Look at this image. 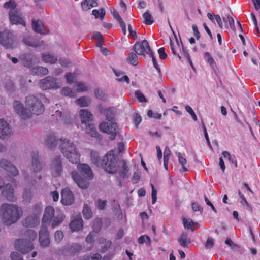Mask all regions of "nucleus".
<instances>
[{
	"label": "nucleus",
	"mask_w": 260,
	"mask_h": 260,
	"mask_svg": "<svg viewBox=\"0 0 260 260\" xmlns=\"http://www.w3.org/2000/svg\"><path fill=\"white\" fill-rule=\"evenodd\" d=\"M151 186L152 188V203L154 204L156 201L157 191L152 184H151Z\"/></svg>",
	"instance_id": "864d4df0"
},
{
	"label": "nucleus",
	"mask_w": 260,
	"mask_h": 260,
	"mask_svg": "<svg viewBox=\"0 0 260 260\" xmlns=\"http://www.w3.org/2000/svg\"><path fill=\"white\" fill-rule=\"evenodd\" d=\"M100 244H103V246L101 247V252H105L108 250L111 245L112 242L110 240H107L104 238H100L99 240Z\"/></svg>",
	"instance_id": "cd10ccee"
},
{
	"label": "nucleus",
	"mask_w": 260,
	"mask_h": 260,
	"mask_svg": "<svg viewBox=\"0 0 260 260\" xmlns=\"http://www.w3.org/2000/svg\"><path fill=\"white\" fill-rule=\"evenodd\" d=\"M76 103L80 107H87L90 103V99L86 96H82L77 99L76 100Z\"/></svg>",
	"instance_id": "c85d7f7f"
},
{
	"label": "nucleus",
	"mask_w": 260,
	"mask_h": 260,
	"mask_svg": "<svg viewBox=\"0 0 260 260\" xmlns=\"http://www.w3.org/2000/svg\"><path fill=\"white\" fill-rule=\"evenodd\" d=\"M143 17L144 19L143 22L145 24L150 25L153 23L152 16L148 12H145L143 15Z\"/></svg>",
	"instance_id": "58836bf2"
},
{
	"label": "nucleus",
	"mask_w": 260,
	"mask_h": 260,
	"mask_svg": "<svg viewBox=\"0 0 260 260\" xmlns=\"http://www.w3.org/2000/svg\"><path fill=\"white\" fill-rule=\"evenodd\" d=\"M177 156L178 158V161L179 163L182 165L181 171L184 172L188 171V169L184 166L186 163V159L182 156L181 153L180 152L177 153Z\"/></svg>",
	"instance_id": "72a5a7b5"
},
{
	"label": "nucleus",
	"mask_w": 260,
	"mask_h": 260,
	"mask_svg": "<svg viewBox=\"0 0 260 260\" xmlns=\"http://www.w3.org/2000/svg\"><path fill=\"white\" fill-rule=\"evenodd\" d=\"M127 61L133 66H137L138 64V59L137 54L134 52L130 53L127 58Z\"/></svg>",
	"instance_id": "473e14b6"
},
{
	"label": "nucleus",
	"mask_w": 260,
	"mask_h": 260,
	"mask_svg": "<svg viewBox=\"0 0 260 260\" xmlns=\"http://www.w3.org/2000/svg\"><path fill=\"white\" fill-rule=\"evenodd\" d=\"M42 58L44 62L51 64L55 63L57 60L55 57L49 53L43 54Z\"/></svg>",
	"instance_id": "c756f323"
},
{
	"label": "nucleus",
	"mask_w": 260,
	"mask_h": 260,
	"mask_svg": "<svg viewBox=\"0 0 260 260\" xmlns=\"http://www.w3.org/2000/svg\"><path fill=\"white\" fill-rule=\"evenodd\" d=\"M61 93L62 95L69 97H75L76 96V92L67 87L62 88Z\"/></svg>",
	"instance_id": "f704fd0d"
},
{
	"label": "nucleus",
	"mask_w": 260,
	"mask_h": 260,
	"mask_svg": "<svg viewBox=\"0 0 260 260\" xmlns=\"http://www.w3.org/2000/svg\"><path fill=\"white\" fill-rule=\"evenodd\" d=\"M85 132L92 137H97L98 135L95 127L92 124H89L86 127Z\"/></svg>",
	"instance_id": "7c9ffc66"
},
{
	"label": "nucleus",
	"mask_w": 260,
	"mask_h": 260,
	"mask_svg": "<svg viewBox=\"0 0 260 260\" xmlns=\"http://www.w3.org/2000/svg\"><path fill=\"white\" fill-rule=\"evenodd\" d=\"M61 202L65 205H70L74 202V194L69 188H66L62 190Z\"/></svg>",
	"instance_id": "2eb2a0df"
},
{
	"label": "nucleus",
	"mask_w": 260,
	"mask_h": 260,
	"mask_svg": "<svg viewBox=\"0 0 260 260\" xmlns=\"http://www.w3.org/2000/svg\"><path fill=\"white\" fill-rule=\"evenodd\" d=\"M73 219L70 222V226L72 231H79L83 227V222L80 214L73 217Z\"/></svg>",
	"instance_id": "a211bd4d"
},
{
	"label": "nucleus",
	"mask_w": 260,
	"mask_h": 260,
	"mask_svg": "<svg viewBox=\"0 0 260 260\" xmlns=\"http://www.w3.org/2000/svg\"><path fill=\"white\" fill-rule=\"evenodd\" d=\"M170 48L171 50L172 54L174 55L178 56L179 59L181 60V57L178 53V52L180 50V47L177 39H176L175 42L170 40Z\"/></svg>",
	"instance_id": "b1692460"
},
{
	"label": "nucleus",
	"mask_w": 260,
	"mask_h": 260,
	"mask_svg": "<svg viewBox=\"0 0 260 260\" xmlns=\"http://www.w3.org/2000/svg\"><path fill=\"white\" fill-rule=\"evenodd\" d=\"M133 49L139 55L145 56L146 54H147L149 56H152L153 52L150 49L148 42L146 40L141 42H136L133 46Z\"/></svg>",
	"instance_id": "1a4fd4ad"
},
{
	"label": "nucleus",
	"mask_w": 260,
	"mask_h": 260,
	"mask_svg": "<svg viewBox=\"0 0 260 260\" xmlns=\"http://www.w3.org/2000/svg\"><path fill=\"white\" fill-rule=\"evenodd\" d=\"M192 28L193 31V35L194 37L196 38L197 40H199L200 38V35L197 25L196 24L192 25Z\"/></svg>",
	"instance_id": "13d9d810"
},
{
	"label": "nucleus",
	"mask_w": 260,
	"mask_h": 260,
	"mask_svg": "<svg viewBox=\"0 0 260 260\" xmlns=\"http://www.w3.org/2000/svg\"><path fill=\"white\" fill-rule=\"evenodd\" d=\"M82 212L85 219H88L92 217L91 211L89 207L86 204H84Z\"/></svg>",
	"instance_id": "4c0bfd02"
},
{
	"label": "nucleus",
	"mask_w": 260,
	"mask_h": 260,
	"mask_svg": "<svg viewBox=\"0 0 260 260\" xmlns=\"http://www.w3.org/2000/svg\"><path fill=\"white\" fill-rule=\"evenodd\" d=\"M182 222L185 229L191 230L192 231H193L192 227L195 224V223L193 222L191 220H187L186 218L184 217L182 219Z\"/></svg>",
	"instance_id": "ea45409f"
},
{
	"label": "nucleus",
	"mask_w": 260,
	"mask_h": 260,
	"mask_svg": "<svg viewBox=\"0 0 260 260\" xmlns=\"http://www.w3.org/2000/svg\"><path fill=\"white\" fill-rule=\"evenodd\" d=\"M64 218V215L60 212L55 215V210L53 207L48 206L46 207L42 218V225L39 232V240L42 247H47L50 243L47 225L51 222V226L54 228L61 223Z\"/></svg>",
	"instance_id": "f257e3e1"
},
{
	"label": "nucleus",
	"mask_w": 260,
	"mask_h": 260,
	"mask_svg": "<svg viewBox=\"0 0 260 260\" xmlns=\"http://www.w3.org/2000/svg\"><path fill=\"white\" fill-rule=\"evenodd\" d=\"M28 239H17L15 242V249L23 254H26L34 248L32 241L37 238V234L31 230H27L25 233Z\"/></svg>",
	"instance_id": "0eeeda50"
},
{
	"label": "nucleus",
	"mask_w": 260,
	"mask_h": 260,
	"mask_svg": "<svg viewBox=\"0 0 260 260\" xmlns=\"http://www.w3.org/2000/svg\"><path fill=\"white\" fill-rule=\"evenodd\" d=\"M92 13L95 16V18H98L100 17L102 20L104 19L105 15V12L103 9H101L100 11L96 9L93 10Z\"/></svg>",
	"instance_id": "37998d69"
},
{
	"label": "nucleus",
	"mask_w": 260,
	"mask_h": 260,
	"mask_svg": "<svg viewBox=\"0 0 260 260\" xmlns=\"http://www.w3.org/2000/svg\"><path fill=\"white\" fill-rule=\"evenodd\" d=\"M135 95L141 102H146L147 101L144 94L139 90L135 91Z\"/></svg>",
	"instance_id": "3c124183"
},
{
	"label": "nucleus",
	"mask_w": 260,
	"mask_h": 260,
	"mask_svg": "<svg viewBox=\"0 0 260 260\" xmlns=\"http://www.w3.org/2000/svg\"><path fill=\"white\" fill-rule=\"evenodd\" d=\"M32 197V192L29 189L25 188L23 193V198L25 202H30Z\"/></svg>",
	"instance_id": "79ce46f5"
},
{
	"label": "nucleus",
	"mask_w": 260,
	"mask_h": 260,
	"mask_svg": "<svg viewBox=\"0 0 260 260\" xmlns=\"http://www.w3.org/2000/svg\"><path fill=\"white\" fill-rule=\"evenodd\" d=\"M102 220L100 218L95 219L93 222V229L96 232H99L101 228Z\"/></svg>",
	"instance_id": "a18cd8bd"
},
{
	"label": "nucleus",
	"mask_w": 260,
	"mask_h": 260,
	"mask_svg": "<svg viewBox=\"0 0 260 260\" xmlns=\"http://www.w3.org/2000/svg\"><path fill=\"white\" fill-rule=\"evenodd\" d=\"M86 241L87 243H91V246H93V234L92 232H90L86 237Z\"/></svg>",
	"instance_id": "0e129e2a"
},
{
	"label": "nucleus",
	"mask_w": 260,
	"mask_h": 260,
	"mask_svg": "<svg viewBox=\"0 0 260 260\" xmlns=\"http://www.w3.org/2000/svg\"><path fill=\"white\" fill-rule=\"evenodd\" d=\"M59 148L63 155L72 163L77 164L80 161V155L77 152L75 145L65 139L60 140Z\"/></svg>",
	"instance_id": "6e6552de"
},
{
	"label": "nucleus",
	"mask_w": 260,
	"mask_h": 260,
	"mask_svg": "<svg viewBox=\"0 0 260 260\" xmlns=\"http://www.w3.org/2000/svg\"><path fill=\"white\" fill-rule=\"evenodd\" d=\"M39 223V218L36 214L33 216H28L22 221V224L25 227H34Z\"/></svg>",
	"instance_id": "6ab92c4d"
},
{
	"label": "nucleus",
	"mask_w": 260,
	"mask_h": 260,
	"mask_svg": "<svg viewBox=\"0 0 260 260\" xmlns=\"http://www.w3.org/2000/svg\"><path fill=\"white\" fill-rule=\"evenodd\" d=\"M32 27L34 31L37 33L41 34H45V31L42 28L40 24L39 23V21L33 20L32 21Z\"/></svg>",
	"instance_id": "2f4dec72"
},
{
	"label": "nucleus",
	"mask_w": 260,
	"mask_h": 260,
	"mask_svg": "<svg viewBox=\"0 0 260 260\" xmlns=\"http://www.w3.org/2000/svg\"><path fill=\"white\" fill-rule=\"evenodd\" d=\"M82 249V246L79 244H73L70 248L69 251L72 254H75L79 252Z\"/></svg>",
	"instance_id": "a19ab883"
},
{
	"label": "nucleus",
	"mask_w": 260,
	"mask_h": 260,
	"mask_svg": "<svg viewBox=\"0 0 260 260\" xmlns=\"http://www.w3.org/2000/svg\"><path fill=\"white\" fill-rule=\"evenodd\" d=\"M80 118L82 123H86L92 119V114L86 109H81L79 112Z\"/></svg>",
	"instance_id": "4be33fe9"
},
{
	"label": "nucleus",
	"mask_w": 260,
	"mask_h": 260,
	"mask_svg": "<svg viewBox=\"0 0 260 260\" xmlns=\"http://www.w3.org/2000/svg\"><path fill=\"white\" fill-rule=\"evenodd\" d=\"M26 108L18 101H14V108L16 112L23 119L30 117L32 114L39 115L44 111L43 103L36 96L29 95L26 98Z\"/></svg>",
	"instance_id": "f03ea898"
},
{
	"label": "nucleus",
	"mask_w": 260,
	"mask_h": 260,
	"mask_svg": "<svg viewBox=\"0 0 260 260\" xmlns=\"http://www.w3.org/2000/svg\"><path fill=\"white\" fill-rule=\"evenodd\" d=\"M40 86L41 89L47 90L58 88L56 80L52 77L48 76L40 80Z\"/></svg>",
	"instance_id": "ddd939ff"
},
{
	"label": "nucleus",
	"mask_w": 260,
	"mask_h": 260,
	"mask_svg": "<svg viewBox=\"0 0 260 260\" xmlns=\"http://www.w3.org/2000/svg\"><path fill=\"white\" fill-rule=\"evenodd\" d=\"M112 10H112V9H111V12L113 14V17L117 21V22L120 23V22L123 21L121 16L119 15V13L114 8H112Z\"/></svg>",
	"instance_id": "6e6d98bb"
},
{
	"label": "nucleus",
	"mask_w": 260,
	"mask_h": 260,
	"mask_svg": "<svg viewBox=\"0 0 260 260\" xmlns=\"http://www.w3.org/2000/svg\"><path fill=\"white\" fill-rule=\"evenodd\" d=\"M138 242L140 244H143L144 243H151V239L148 235H142L140 236L138 239Z\"/></svg>",
	"instance_id": "c03bdc74"
},
{
	"label": "nucleus",
	"mask_w": 260,
	"mask_h": 260,
	"mask_svg": "<svg viewBox=\"0 0 260 260\" xmlns=\"http://www.w3.org/2000/svg\"><path fill=\"white\" fill-rule=\"evenodd\" d=\"M4 222L10 225L16 222L22 216V210L13 204H4L2 206Z\"/></svg>",
	"instance_id": "423d86ee"
},
{
	"label": "nucleus",
	"mask_w": 260,
	"mask_h": 260,
	"mask_svg": "<svg viewBox=\"0 0 260 260\" xmlns=\"http://www.w3.org/2000/svg\"><path fill=\"white\" fill-rule=\"evenodd\" d=\"M103 113L109 122L101 123L99 126V129L103 133L108 134L110 140H114L119 133V129L117 123L111 121L114 118L113 110L111 108H107L104 110Z\"/></svg>",
	"instance_id": "39448f33"
},
{
	"label": "nucleus",
	"mask_w": 260,
	"mask_h": 260,
	"mask_svg": "<svg viewBox=\"0 0 260 260\" xmlns=\"http://www.w3.org/2000/svg\"><path fill=\"white\" fill-rule=\"evenodd\" d=\"M106 205V201L105 200H99L98 201V208L99 210H103Z\"/></svg>",
	"instance_id": "e2e57ef3"
},
{
	"label": "nucleus",
	"mask_w": 260,
	"mask_h": 260,
	"mask_svg": "<svg viewBox=\"0 0 260 260\" xmlns=\"http://www.w3.org/2000/svg\"><path fill=\"white\" fill-rule=\"evenodd\" d=\"M3 184L2 179H0V189L2 190V194L6 199L10 201H14L16 198L14 195V189L11 185L7 184L5 186L1 185Z\"/></svg>",
	"instance_id": "f8f14e48"
},
{
	"label": "nucleus",
	"mask_w": 260,
	"mask_h": 260,
	"mask_svg": "<svg viewBox=\"0 0 260 260\" xmlns=\"http://www.w3.org/2000/svg\"><path fill=\"white\" fill-rule=\"evenodd\" d=\"M32 167L33 168V174L35 175L42 169V165L39 160L38 154L37 152L33 153L32 155Z\"/></svg>",
	"instance_id": "412c9836"
},
{
	"label": "nucleus",
	"mask_w": 260,
	"mask_h": 260,
	"mask_svg": "<svg viewBox=\"0 0 260 260\" xmlns=\"http://www.w3.org/2000/svg\"><path fill=\"white\" fill-rule=\"evenodd\" d=\"M77 169L82 176L79 175L77 171L72 172L73 179L78 186L82 189L86 188L89 183L86 179H92L93 178V174L90 166L86 164H79Z\"/></svg>",
	"instance_id": "20e7f679"
},
{
	"label": "nucleus",
	"mask_w": 260,
	"mask_h": 260,
	"mask_svg": "<svg viewBox=\"0 0 260 260\" xmlns=\"http://www.w3.org/2000/svg\"><path fill=\"white\" fill-rule=\"evenodd\" d=\"M11 129L7 122L3 119H0V139H5L11 135Z\"/></svg>",
	"instance_id": "f3484780"
},
{
	"label": "nucleus",
	"mask_w": 260,
	"mask_h": 260,
	"mask_svg": "<svg viewBox=\"0 0 260 260\" xmlns=\"http://www.w3.org/2000/svg\"><path fill=\"white\" fill-rule=\"evenodd\" d=\"M185 110L186 111L188 112L191 116L192 117V119L194 120V121H197L198 120V118H197V117L193 111V110L192 109V108L188 106V105H187L185 106Z\"/></svg>",
	"instance_id": "603ef678"
},
{
	"label": "nucleus",
	"mask_w": 260,
	"mask_h": 260,
	"mask_svg": "<svg viewBox=\"0 0 260 260\" xmlns=\"http://www.w3.org/2000/svg\"><path fill=\"white\" fill-rule=\"evenodd\" d=\"M90 158L93 164L100 167L102 164V159H100L99 155L96 151H91L90 152Z\"/></svg>",
	"instance_id": "bb28decb"
},
{
	"label": "nucleus",
	"mask_w": 260,
	"mask_h": 260,
	"mask_svg": "<svg viewBox=\"0 0 260 260\" xmlns=\"http://www.w3.org/2000/svg\"><path fill=\"white\" fill-rule=\"evenodd\" d=\"M9 15L10 20L12 24H21L23 26L25 25V21L21 17V14L19 10H10L9 11Z\"/></svg>",
	"instance_id": "4468645a"
},
{
	"label": "nucleus",
	"mask_w": 260,
	"mask_h": 260,
	"mask_svg": "<svg viewBox=\"0 0 260 260\" xmlns=\"http://www.w3.org/2000/svg\"><path fill=\"white\" fill-rule=\"evenodd\" d=\"M158 53L159 54V58L161 59H165L167 57V54L165 51V49L163 47L160 48L158 50Z\"/></svg>",
	"instance_id": "4d7b16f0"
},
{
	"label": "nucleus",
	"mask_w": 260,
	"mask_h": 260,
	"mask_svg": "<svg viewBox=\"0 0 260 260\" xmlns=\"http://www.w3.org/2000/svg\"><path fill=\"white\" fill-rule=\"evenodd\" d=\"M0 44L6 48H13L16 45L14 35L6 30L0 32Z\"/></svg>",
	"instance_id": "9d476101"
},
{
	"label": "nucleus",
	"mask_w": 260,
	"mask_h": 260,
	"mask_svg": "<svg viewBox=\"0 0 260 260\" xmlns=\"http://www.w3.org/2000/svg\"><path fill=\"white\" fill-rule=\"evenodd\" d=\"M17 4L13 0H10L6 2L4 5V8L5 9H9L10 10L16 11Z\"/></svg>",
	"instance_id": "e433bc0d"
},
{
	"label": "nucleus",
	"mask_w": 260,
	"mask_h": 260,
	"mask_svg": "<svg viewBox=\"0 0 260 260\" xmlns=\"http://www.w3.org/2000/svg\"><path fill=\"white\" fill-rule=\"evenodd\" d=\"M223 20L225 24L229 22L232 29H235L234 20L230 15H228L226 17H223Z\"/></svg>",
	"instance_id": "49530a36"
},
{
	"label": "nucleus",
	"mask_w": 260,
	"mask_h": 260,
	"mask_svg": "<svg viewBox=\"0 0 260 260\" xmlns=\"http://www.w3.org/2000/svg\"><path fill=\"white\" fill-rule=\"evenodd\" d=\"M214 16L215 17V19L216 21V22H217L220 28H223V24H222V21L221 18L220 17V16L218 14H216V15L214 14Z\"/></svg>",
	"instance_id": "774afa93"
},
{
	"label": "nucleus",
	"mask_w": 260,
	"mask_h": 260,
	"mask_svg": "<svg viewBox=\"0 0 260 260\" xmlns=\"http://www.w3.org/2000/svg\"><path fill=\"white\" fill-rule=\"evenodd\" d=\"M59 62L61 66L64 67H67L70 64V62L66 58L60 59Z\"/></svg>",
	"instance_id": "338daca9"
},
{
	"label": "nucleus",
	"mask_w": 260,
	"mask_h": 260,
	"mask_svg": "<svg viewBox=\"0 0 260 260\" xmlns=\"http://www.w3.org/2000/svg\"><path fill=\"white\" fill-rule=\"evenodd\" d=\"M54 237L55 240L57 242H59L63 237V233L60 231H57L55 233Z\"/></svg>",
	"instance_id": "bf43d9fd"
},
{
	"label": "nucleus",
	"mask_w": 260,
	"mask_h": 260,
	"mask_svg": "<svg viewBox=\"0 0 260 260\" xmlns=\"http://www.w3.org/2000/svg\"><path fill=\"white\" fill-rule=\"evenodd\" d=\"M76 75L75 74L67 73L66 74V78L68 83H72L76 79Z\"/></svg>",
	"instance_id": "8fccbe9b"
},
{
	"label": "nucleus",
	"mask_w": 260,
	"mask_h": 260,
	"mask_svg": "<svg viewBox=\"0 0 260 260\" xmlns=\"http://www.w3.org/2000/svg\"><path fill=\"white\" fill-rule=\"evenodd\" d=\"M32 57L25 56L23 59L22 64L26 67L30 68L32 65Z\"/></svg>",
	"instance_id": "de8ad7c7"
},
{
	"label": "nucleus",
	"mask_w": 260,
	"mask_h": 260,
	"mask_svg": "<svg viewBox=\"0 0 260 260\" xmlns=\"http://www.w3.org/2000/svg\"><path fill=\"white\" fill-rule=\"evenodd\" d=\"M214 240L212 238L209 237L205 243V246L207 249L212 248L214 245Z\"/></svg>",
	"instance_id": "5fc2aeb1"
},
{
	"label": "nucleus",
	"mask_w": 260,
	"mask_h": 260,
	"mask_svg": "<svg viewBox=\"0 0 260 260\" xmlns=\"http://www.w3.org/2000/svg\"><path fill=\"white\" fill-rule=\"evenodd\" d=\"M23 42L27 45V46H32L36 47L38 46V45L35 43H31L29 38H25L23 40Z\"/></svg>",
	"instance_id": "69168bd1"
},
{
	"label": "nucleus",
	"mask_w": 260,
	"mask_h": 260,
	"mask_svg": "<svg viewBox=\"0 0 260 260\" xmlns=\"http://www.w3.org/2000/svg\"><path fill=\"white\" fill-rule=\"evenodd\" d=\"M58 140L53 133H50L45 140V145L50 149L55 147L57 144Z\"/></svg>",
	"instance_id": "aec40b11"
},
{
	"label": "nucleus",
	"mask_w": 260,
	"mask_h": 260,
	"mask_svg": "<svg viewBox=\"0 0 260 260\" xmlns=\"http://www.w3.org/2000/svg\"><path fill=\"white\" fill-rule=\"evenodd\" d=\"M100 167L109 174L118 173L121 178L127 176L128 171L126 162L124 160H118L116 156L112 152H108L103 157Z\"/></svg>",
	"instance_id": "7ed1b4c3"
},
{
	"label": "nucleus",
	"mask_w": 260,
	"mask_h": 260,
	"mask_svg": "<svg viewBox=\"0 0 260 260\" xmlns=\"http://www.w3.org/2000/svg\"><path fill=\"white\" fill-rule=\"evenodd\" d=\"M77 90L78 92H83L86 91L88 89L87 86L84 83L80 82L76 83Z\"/></svg>",
	"instance_id": "09e8293b"
},
{
	"label": "nucleus",
	"mask_w": 260,
	"mask_h": 260,
	"mask_svg": "<svg viewBox=\"0 0 260 260\" xmlns=\"http://www.w3.org/2000/svg\"><path fill=\"white\" fill-rule=\"evenodd\" d=\"M81 6L83 10L87 11L98 6L97 0H84L82 2Z\"/></svg>",
	"instance_id": "393cba45"
},
{
	"label": "nucleus",
	"mask_w": 260,
	"mask_h": 260,
	"mask_svg": "<svg viewBox=\"0 0 260 260\" xmlns=\"http://www.w3.org/2000/svg\"><path fill=\"white\" fill-rule=\"evenodd\" d=\"M32 73L37 76H42L48 73V70L46 68L42 67H37L33 68L31 70Z\"/></svg>",
	"instance_id": "a878e982"
},
{
	"label": "nucleus",
	"mask_w": 260,
	"mask_h": 260,
	"mask_svg": "<svg viewBox=\"0 0 260 260\" xmlns=\"http://www.w3.org/2000/svg\"><path fill=\"white\" fill-rule=\"evenodd\" d=\"M134 122L136 126L137 127H138V125L140 124V123L141 122V116L135 113L134 115Z\"/></svg>",
	"instance_id": "052dcab7"
},
{
	"label": "nucleus",
	"mask_w": 260,
	"mask_h": 260,
	"mask_svg": "<svg viewBox=\"0 0 260 260\" xmlns=\"http://www.w3.org/2000/svg\"><path fill=\"white\" fill-rule=\"evenodd\" d=\"M51 169L53 177H57L61 175L63 168L60 156H56L52 160Z\"/></svg>",
	"instance_id": "9b49d317"
},
{
	"label": "nucleus",
	"mask_w": 260,
	"mask_h": 260,
	"mask_svg": "<svg viewBox=\"0 0 260 260\" xmlns=\"http://www.w3.org/2000/svg\"><path fill=\"white\" fill-rule=\"evenodd\" d=\"M0 167L13 176H16L18 174V170L16 167L7 160L3 159L0 161Z\"/></svg>",
	"instance_id": "dca6fc26"
},
{
	"label": "nucleus",
	"mask_w": 260,
	"mask_h": 260,
	"mask_svg": "<svg viewBox=\"0 0 260 260\" xmlns=\"http://www.w3.org/2000/svg\"><path fill=\"white\" fill-rule=\"evenodd\" d=\"M178 242L180 246L184 248H188V245L190 244L191 241L186 233H182L178 239Z\"/></svg>",
	"instance_id": "5701e85b"
},
{
	"label": "nucleus",
	"mask_w": 260,
	"mask_h": 260,
	"mask_svg": "<svg viewBox=\"0 0 260 260\" xmlns=\"http://www.w3.org/2000/svg\"><path fill=\"white\" fill-rule=\"evenodd\" d=\"M204 56L207 62L210 65L212 68L214 69L215 67H216V63L213 58L212 57L211 54L209 52H207L205 53Z\"/></svg>",
	"instance_id": "c9c22d12"
},
{
	"label": "nucleus",
	"mask_w": 260,
	"mask_h": 260,
	"mask_svg": "<svg viewBox=\"0 0 260 260\" xmlns=\"http://www.w3.org/2000/svg\"><path fill=\"white\" fill-rule=\"evenodd\" d=\"M11 258L12 260H23L20 254L15 252L11 254Z\"/></svg>",
	"instance_id": "680f3d73"
}]
</instances>
